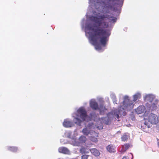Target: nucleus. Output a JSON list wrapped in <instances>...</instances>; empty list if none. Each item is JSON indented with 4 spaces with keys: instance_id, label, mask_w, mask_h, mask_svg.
Listing matches in <instances>:
<instances>
[{
    "instance_id": "1",
    "label": "nucleus",
    "mask_w": 159,
    "mask_h": 159,
    "mask_svg": "<svg viewBox=\"0 0 159 159\" xmlns=\"http://www.w3.org/2000/svg\"><path fill=\"white\" fill-rule=\"evenodd\" d=\"M93 18L95 24L93 27L89 28V30L92 31L91 40L95 49L100 50L102 48L101 45L98 43V41L99 40L102 45L105 46L111 34L110 30L107 29L109 27V22L106 21L105 20L107 19L110 22L115 23L117 18L104 14L93 16Z\"/></svg>"
},
{
    "instance_id": "2",
    "label": "nucleus",
    "mask_w": 159,
    "mask_h": 159,
    "mask_svg": "<svg viewBox=\"0 0 159 159\" xmlns=\"http://www.w3.org/2000/svg\"><path fill=\"white\" fill-rule=\"evenodd\" d=\"M141 97L140 94L138 93L134 95L133 100H130L128 96L124 97L123 102V109L125 110H130L134 107V102L136 101Z\"/></svg>"
},
{
    "instance_id": "3",
    "label": "nucleus",
    "mask_w": 159,
    "mask_h": 159,
    "mask_svg": "<svg viewBox=\"0 0 159 159\" xmlns=\"http://www.w3.org/2000/svg\"><path fill=\"white\" fill-rule=\"evenodd\" d=\"M77 112V116L80 117L83 121L85 120L87 116L85 110L83 107H80L78 110Z\"/></svg>"
},
{
    "instance_id": "4",
    "label": "nucleus",
    "mask_w": 159,
    "mask_h": 159,
    "mask_svg": "<svg viewBox=\"0 0 159 159\" xmlns=\"http://www.w3.org/2000/svg\"><path fill=\"white\" fill-rule=\"evenodd\" d=\"M147 120L152 124H156L157 123L158 121L157 116L152 113L149 114Z\"/></svg>"
},
{
    "instance_id": "5",
    "label": "nucleus",
    "mask_w": 159,
    "mask_h": 159,
    "mask_svg": "<svg viewBox=\"0 0 159 159\" xmlns=\"http://www.w3.org/2000/svg\"><path fill=\"white\" fill-rule=\"evenodd\" d=\"M89 137V139L93 142L97 143L98 141L97 138L98 137V134L94 131H92Z\"/></svg>"
},
{
    "instance_id": "6",
    "label": "nucleus",
    "mask_w": 159,
    "mask_h": 159,
    "mask_svg": "<svg viewBox=\"0 0 159 159\" xmlns=\"http://www.w3.org/2000/svg\"><path fill=\"white\" fill-rule=\"evenodd\" d=\"M90 106L92 109L97 110L98 108V106L97 102L95 101H92L90 102Z\"/></svg>"
},
{
    "instance_id": "7",
    "label": "nucleus",
    "mask_w": 159,
    "mask_h": 159,
    "mask_svg": "<svg viewBox=\"0 0 159 159\" xmlns=\"http://www.w3.org/2000/svg\"><path fill=\"white\" fill-rule=\"evenodd\" d=\"M58 151L59 152L65 154H68L69 152V150L67 148L63 147L59 148Z\"/></svg>"
},
{
    "instance_id": "8",
    "label": "nucleus",
    "mask_w": 159,
    "mask_h": 159,
    "mask_svg": "<svg viewBox=\"0 0 159 159\" xmlns=\"http://www.w3.org/2000/svg\"><path fill=\"white\" fill-rule=\"evenodd\" d=\"M145 109V107L143 106H139L135 110V111L138 114H141L143 113Z\"/></svg>"
},
{
    "instance_id": "9",
    "label": "nucleus",
    "mask_w": 159,
    "mask_h": 159,
    "mask_svg": "<svg viewBox=\"0 0 159 159\" xmlns=\"http://www.w3.org/2000/svg\"><path fill=\"white\" fill-rule=\"evenodd\" d=\"M98 110H99L100 114L103 115L104 114L105 111L107 110V109L104 106L103 104H102L100 105L99 107H98Z\"/></svg>"
},
{
    "instance_id": "10",
    "label": "nucleus",
    "mask_w": 159,
    "mask_h": 159,
    "mask_svg": "<svg viewBox=\"0 0 159 159\" xmlns=\"http://www.w3.org/2000/svg\"><path fill=\"white\" fill-rule=\"evenodd\" d=\"M72 122L67 120H65L63 123V125L65 127H69L72 126Z\"/></svg>"
},
{
    "instance_id": "11",
    "label": "nucleus",
    "mask_w": 159,
    "mask_h": 159,
    "mask_svg": "<svg viewBox=\"0 0 159 159\" xmlns=\"http://www.w3.org/2000/svg\"><path fill=\"white\" fill-rule=\"evenodd\" d=\"M115 1H120L122 2L123 1V0H108L107 2V7L109 9H111L112 8L113 6H114V5L113 3H111L110 2H113Z\"/></svg>"
},
{
    "instance_id": "12",
    "label": "nucleus",
    "mask_w": 159,
    "mask_h": 159,
    "mask_svg": "<svg viewBox=\"0 0 159 159\" xmlns=\"http://www.w3.org/2000/svg\"><path fill=\"white\" fill-rule=\"evenodd\" d=\"M91 153L96 156H99L100 154L99 152L96 148H92L89 150Z\"/></svg>"
},
{
    "instance_id": "13",
    "label": "nucleus",
    "mask_w": 159,
    "mask_h": 159,
    "mask_svg": "<svg viewBox=\"0 0 159 159\" xmlns=\"http://www.w3.org/2000/svg\"><path fill=\"white\" fill-rule=\"evenodd\" d=\"M130 144L128 143H125L124 145H122L121 152H125L130 147Z\"/></svg>"
},
{
    "instance_id": "14",
    "label": "nucleus",
    "mask_w": 159,
    "mask_h": 159,
    "mask_svg": "<svg viewBox=\"0 0 159 159\" xmlns=\"http://www.w3.org/2000/svg\"><path fill=\"white\" fill-rule=\"evenodd\" d=\"M129 138V135L127 133H125L121 136V139L123 141H127Z\"/></svg>"
},
{
    "instance_id": "15",
    "label": "nucleus",
    "mask_w": 159,
    "mask_h": 159,
    "mask_svg": "<svg viewBox=\"0 0 159 159\" xmlns=\"http://www.w3.org/2000/svg\"><path fill=\"white\" fill-rule=\"evenodd\" d=\"M159 103V101L156 100L151 105L150 107L152 108V109L155 110L156 109L157 107V106L158 105V103Z\"/></svg>"
},
{
    "instance_id": "16",
    "label": "nucleus",
    "mask_w": 159,
    "mask_h": 159,
    "mask_svg": "<svg viewBox=\"0 0 159 159\" xmlns=\"http://www.w3.org/2000/svg\"><path fill=\"white\" fill-rule=\"evenodd\" d=\"M102 122L106 125H109L111 123V121L108 118L103 117L102 118Z\"/></svg>"
},
{
    "instance_id": "17",
    "label": "nucleus",
    "mask_w": 159,
    "mask_h": 159,
    "mask_svg": "<svg viewBox=\"0 0 159 159\" xmlns=\"http://www.w3.org/2000/svg\"><path fill=\"white\" fill-rule=\"evenodd\" d=\"M89 150L87 148H81L80 150V152L81 154L87 153L89 152Z\"/></svg>"
},
{
    "instance_id": "18",
    "label": "nucleus",
    "mask_w": 159,
    "mask_h": 159,
    "mask_svg": "<svg viewBox=\"0 0 159 159\" xmlns=\"http://www.w3.org/2000/svg\"><path fill=\"white\" fill-rule=\"evenodd\" d=\"M145 100L149 102H152L153 100V96L151 95H148L145 97Z\"/></svg>"
},
{
    "instance_id": "19",
    "label": "nucleus",
    "mask_w": 159,
    "mask_h": 159,
    "mask_svg": "<svg viewBox=\"0 0 159 159\" xmlns=\"http://www.w3.org/2000/svg\"><path fill=\"white\" fill-rule=\"evenodd\" d=\"M8 150L13 152H16L18 150L17 147L14 146L9 147L8 148Z\"/></svg>"
},
{
    "instance_id": "20",
    "label": "nucleus",
    "mask_w": 159,
    "mask_h": 159,
    "mask_svg": "<svg viewBox=\"0 0 159 159\" xmlns=\"http://www.w3.org/2000/svg\"><path fill=\"white\" fill-rule=\"evenodd\" d=\"M82 132L83 134L86 135H88L89 134H90V133L91 132V131L88 129L87 128L83 129Z\"/></svg>"
},
{
    "instance_id": "21",
    "label": "nucleus",
    "mask_w": 159,
    "mask_h": 159,
    "mask_svg": "<svg viewBox=\"0 0 159 159\" xmlns=\"http://www.w3.org/2000/svg\"><path fill=\"white\" fill-rule=\"evenodd\" d=\"M107 149L111 153L114 152H115V149L113 148V147L110 145H109L107 147Z\"/></svg>"
},
{
    "instance_id": "22",
    "label": "nucleus",
    "mask_w": 159,
    "mask_h": 159,
    "mask_svg": "<svg viewBox=\"0 0 159 159\" xmlns=\"http://www.w3.org/2000/svg\"><path fill=\"white\" fill-rule=\"evenodd\" d=\"M81 159H93V157L90 155L84 154L81 156Z\"/></svg>"
},
{
    "instance_id": "23",
    "label": "nucleus",
    "mask_w": 159,
    "mask_h": 159,
    "mask_svg": "<svg viewBox=\"0 0 159 159\" xmlns=\"http://www.w3.org/2000/svg\"><path fill=\"white\" fill-rule=\"evenodd\" d=\"M86 140V138L83 136H80L79 138L80 142L81 143H84Z\"/></svg>"
},
{
    "instance_id": "24",
    "label": "nucleus",
    "mask_w": 159,
    "mask_h": 159,
    "mask_svg": "<svg viewBox=\"0 0 159 159\" xmlns=\"http://www.w3.org/2000/svg\"><path fill=\"white\" fill-rule=\"evenodd\" d=\"M119 114L120 111H119L116 110H115L114 111V115L115 116L117 119H118L119 118Z\"/></svg>"
},
{
    "instance_id": "25",
    "label": "nucleus",
    "mask_w": 159,
    "mask_h": 159,
    "mask_svg": "<svg viewBox=\"0 0 159 159\" xmlns=\"http://www.w3.org/2000/svg\"><path fill=\"white\" fill-rule=\"evenodd\" d=\"M75 119L76 120L75 122V124L79 125H80L82 122V121L80 119L77 118H75Z\"/></svg>"
},
{
    "instance_id": "26",
    "label": "nucleus",
    "mask_w": 159,
    "mask_h": 159,
    "mask_svg": "<svg viewBox=\"0 0 159 159\" xmlns=\"http://www.w3.org/2000/svg\"><path fill=\"white\" fill-rule=\"evenodd\" d=\"M90 115L91 118H93V117H94L95 116H96L95 113L94 112H92L90 113Z\"/></svg>"
},
{
    "instance_id": "27",
    "label": "nucleus",
    "mask_w": 159,
    "mask_h": 159,
    "mask_svg": "<svg viewBox=\"0 0 159 159\" xmlns=\"http://www.w3.org/2000/svg\"><path fill=\"white\" fill-rule=\"evenodd\" d=\"M122 159H127L126 157H124Z\"/></svg>"
},
{
    "instance_id": "28",
    "label": "nucleus",
    "mask_w": 159,
    "mask_h": 159,
    "mask_svg": "<svg viewBox=\"0 0 159 159\" xmlns=\"http://www.w3.org/2000/svg\"><path fill=\"white\" fill-rule=\"evenodd\" d=\"M103 125L102 124H101V125H100V127H102V128L103 127Z\"/></svg>"
},
{
    "instance_id": "29",
    "label": "nucleus",
    "mask_w": 159,
    "mask_h": 159,
    "mask_svg": "<svg viewBox=\"0 0 159 159\" xmlns=\"http://www.w3.org/2000/svg\"><path fill=\"white\" fill-rule=\"evenodd\" d=\"M158 107H159V105H158Z\"/></svg>"
},
{
    "instance_id": "30",
    "label": "nucleus",
    "mask_w": 159,
    "mask_h": 159,
    "mask_svg": "<svg viewBox=\"0 0 159 159\" xmlns=\"http://www.w3.org/2000/svg\"><path fill=\"white\" fill-rule=\"evenodd\" d=\"M98 128H99V126L98 127Z\"/></svg>"
}]
</instances>
